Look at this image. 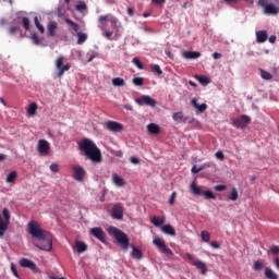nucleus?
I'll return each mask as SVG.
<instances>
[{"instance_id": "obj_3", "label": "nucleus", "mask_w": 279, "mask_h": 279, "mask_svg": "<svg viewBox=\"0 0 279 279\" xmlns=\"http://www.w3.org/2000/svg\"><path fill=\"white\" fill-rule=\"evenodd\" d=\"M278 1L279 0H258L257 5L263 8L264 14L276 16V14H279Z\"/></svg>"}, {"instance_id": "obj_35", "label": "nucleus", "mask_w": 279, "mask_h": 279, "mask_svg": "<svg viewBox=\"0 0 279 279\" xmlns=\"http://www.w3.org/2000/svg\"><path fill=\"white\" fill-rule=\"evenodd\" d=\"M259 72H260V77H262L263 80L269 81V80H272V78H274V75H271V73H269V72H267V71H265V70H263V69H260Z\"/></svg>"}, {"instance_id": "obj_43", "label": "nucleus", "mask_w": 279, "mask_h": 279, "mask_svg": "<svg viewBox=\"0 0 279 279\" xmlns=\"http://www.w3.org/2000/svg\"><path fill=\"white\" fill-rule=\"evenodd\" d=\"M202 195H204L205 199H216L215 194H213V192L208 190L203 192Z\"/></svg>"}, {"instance_id": "obj_50", "label": "nucleus", "mask_w": 279, "mask_h": 279, "mask_svg": "<svg viewBox=\"0 0 279 279\" xmlns=\"http://www.w3.org/2000/svg\"><path fill=\"white\" fill-rule=\"evenodd\" d=\"M133 84L135 86H143V77H134L133 78Z\"/></svg>"}, {"instance_id": "obj_61", "label": "nucleus", "mask_w": 279, "mask_h": 279, "mask_svg": "<svg viewBox=\"0 0 279 279\" xmlns=\"http://www.w3.org/2000/svg\"><path fill=\"white\" fill-rule=\"evenodd\" d=\"M129 16H134V9L133 8H128L126 10Z\"/></svg>"}, {"instance_id": "obj_39", "label": "nucleus", "mask_w": 279, "mask_h": 279, "mask_svg": "<svg viewBox=\"0 0 279 279\" xmlns=\"http://www.w3.org/2000/svg\"><path fill=\"white\" fill-rule=\"evenodd\" d=\"M34 23H35L37 29L40 32V34H45V26H43L40 24V22L38 21V16L34 17Z\"/></svg>"}, {"instance_id": "obj_55", "label": "nucleus", "mask_w": 279, "mask_h": 279, "mask_svg": "<svg viewBox=\"0 0 279 279\" xmlns=\"http://www.w3.org/2000/svg\"><path fill=\"white\" fill-rule=\"evenodd\" d=\"M11 271L15 278H19V271L16 270V265L11 264Z\"/></svg>"}, {"instance_id": "obj_10", "label": "nucleus", "mask_w": 279, "mask_h": 279, "mask_svg": "<svg viewBox=\"0 0 279 279\" xmlns=\"http://www.w3.org/2000/svg\"><path fill=\"white\" fill-rule=\"evenodd\" d=\"M252 123V118L250 116H241L240 118L233 120L234 128H245Z\"/></svg>"}, {"instance_id": "obj_1", "label": "nucleus", "mask_w": 279, "mask_h": 279, "mask_svg": "<svg viewBox=\"0 0 279 279\" xmlns=\"http://www.w3.org/2000/svg\"><path fill=\"white\" fill-rule=\"evenodd\" d=\"M27 232L33 239V244L38 250L45 252H51L53 247V241L51 240V233L40 227L37 221H29L27 225Z\"/></svg>"}, {"instance_id": "obj_27", "label": "nucleus", "mask_w": 279, "mask_h": 279, "mask_svg": "<svg viewBox=\"0 0 279 279\" xmlns=\"http://www.w3.org/2000/svg\"><path fill=\"white\" fill-rule=\"evenodd\" d=\"M190 190L192 191L193 195H204V191L202 187L197 186L195 182L191 183Z\"/></svg>"}, {"instance_id": "obj_26", "label": "nucleus", "mask_w": 279, "mask_h": 279, "mask_svg": "<svg viewBox=\"0 0 279 279\" xmlns=\"http://www.w3.org/2000/svg\"><path fill=\"white\" fill-rule=\"evenodd\" d=\"M56 29H58V23L49 22L48 23V36H51V38H53L56 36Z\"/></svg>"}, {"instance_id": "obj_8", "label": "nucleus", "mask_w": 279, "mask_h": 279, "mask_svg": "<svg viewBox=\"0 0 279 279\" xmlns=\"http://www.w3.org/2000/svg\"><path fill=\"white\" fill-rule=\"evenodd\" d=\"M73 171V179L76 182H84V178H86V170L82 166H71Z\"/></svg>"}, {"instance_id": "obj_64", "label": "nucleus", "mask_w": 279, "mask_h": 279, "mask_svg": "<svg viewBox=\"0 0 279 279\" xmlns=\"http://www.w3.org/2000/svg\"><path fill=\"white\" fill-rule=\"evenodd\" d=\"M276 36L275 35H271L270 37H269V43H271V45H274V43H276Z\"/></svg>"}, {"instance_id": "obj_22", "label": "nucleus", "mask_w": 279, "mask_h": 279, "mask_svg": "<svg viewBox=\"0 0 279 279\" xmlns=\"http://www.w3.org/2000/svg\"><path fill=\"white\" fill-rule=\"evenodd\" d=\"M146 130L149 134H160V126L156 123L147 124Z\"/></svg>"}, {"instance_id": "obj_42", "label": "nucleus", "mask_w": 279, "mask_h": 279, "mask_svg": "<svg viewBox=\"0 0 279 279\" xmlns=\"http://www.w3.org/2000/svg\"><path fill=\"white\" fill-rule=\"evenodd\" d=\"M263 267H265L263 262L257 260V262H254V264H253L254 271H260V269H263Z\"/></svg>"}, {"instance_id": "obj_57", "label": "nucleus", "mask_w": 279, "mask_h": 279, "mask_svg": "<svg viewBox=\"0 0 279 279\" xmlns=\"http://www.w3.org/2000/svg\"><path fill=\"white\" fill-rule=\"evenodd\" d=\"M214 189L215 191H218V192L226 191V185L219 184V185H216Z\"/></svg>"}, {"instance_id": "obj_24", "label": "nucleus", "mask_w": 279, "mask_h": 279, "mask_svg": "<svg viewBox=\"0 0 279 279\" xmlns=\"http://www.w3.org/2000/svg\"><path fill=\"white\" fill-rule=\"evenodd\" d=\"M267 36V31H258L256 32V41L259 44L266 43Z\"/></svg>"}, {"instance_id": "obj_18", "label": "nucleus", "mask_w": 279, "mask_h": 279, "mask_svg": "<svg viewBox=\"0 0 279 279\" xmlns=\"http://www.w3.org/2000/svg\"><path fill=\"white\" fill-rule=\"evenodd\" d=\"M182 58L185 60H197V58H202V53L197 51H183Z\"/></svg>"}, {"instance_id": "obj_28", "label": "nucleus", "mask_w": 279, "mask_h": 279, "mask_svg": "<svg viewBox=\"0 0 279 279\" xmlns=\"http://www.w3.org/2000/svg\"><path fill=\"white\" fill-rule=\"evenodd\" d=\"M265 278L267 279H278V274L271 268H266L264 272Z\"/></svg>"}, {"instance_id": "obj_59", "label": "nucleus", "mask_w": 279, "mask_h": 279, "mask_svg": "<svg viewBox=\"0 0 279 279\" xmlns=\"http://www.w3.org/2000/svg\"><path fill=\"white\" fill-rule=\"evenodd\" d=\"M165 53L168 56V58H170V60H173V53H171V50L167 49Z\"/></svg>"}, {"instance_id": "obj_51", "label": "nucleus", "mask_w": 279, "mask_h": 279, "mask_svg": "<svg viewBox=\"0 0 279 279\" xmlns=\"http://www.w3.org/2000/svg\"><path fill=\"white\" fill-rule=\"evenodd\" d=\"M133 64L137 66V69H143V63L138 58H133L132 60Z\"/></svg>"}, {"instance_id": "obj_36", "label": "nucleus", "mask_w": 279, "mask_h": 279, "mask_svg": "<svg viewBox=\"0 0 279 279\" xmlns=\"http://www.w3.org/2000/svg\"><path fill=\"white\" fill-rule=\"evenodd\" d=\"M111 82L113 86H125V81L121 77H114Z\"/></svg>"}, {"instance_id": "obj_46", "label": "nucleus", "mask_w": 279, "mask_h": 279, "mask_svg": "<svg viewBox=\"0 0 279 279\" xmlns=\"http://www.w3.org/2000/svg\"><path fill=\"white\" fill-rule=\"evenodd\" d=\"M50 171L52 173H58V171H60V165L58 163H51L50 167H49Z\"/></svg>"}, {"instance_id": "obj_6", "label": "nucleus", "mask_w": 279, "mask_h": 279, "mask_svg": "<svg viewBox=\"0 0 279 279\" xmlns=\"http://www.w3.org/2000/svg\"><path fill=\"white\" fill-rule=\"evenodd\" d=\"M62 64H64V57L59 56L54 61L56 69L59 71L57 73L58 77H62L64 73H66V71L71 69V64L69 63H66L65 65H62Z\"/></svg>"}, {"instance_id": "obj_53", "label": "nucleus", "mask_w": 279, "mask_h": 279, "mask_svg": "<svg viewBox=\"0 0 279 279\" xmlns=\"http://www.w3.org/2000/svg\"><path fill=\"white\" fill-rule=\"evenodd\" d=\"M153 71H155L157 75H162V69H160V65L158 64L153 65Z\"/></svg>"}, {"instance_id": "obj_29", "label": "nucleus", "mask_w": 279, "mask_h": 279, "mask_svg": "<svg viewBox=\"0 0 279 279\" xmlns=\"http://www.w3.org/2000/svg\"><path fill=\"white\" fill-rule=\"evenodd\" d=\"M207 167H214L213 162L204 163L203 166H201L198 168H197V166H193L192 173H199V171H204V169H206Z\"/></svg>"}, {"instance_id": "obj_63", "label": "nucleus", "mask_w": 279, "mask_h": 279, "mask_svg": "<svg viewBox=\"0 0 279 279\" xmlns=\"http://www.w3.org/2000/svg\"><path fill=\"white\" fill-rule=\"evenodd\" d=\"M211 247H214V250H219V243L217 242H211Z\"/></svg>"}, {"instance_id": "obj_52", "label": "nucleus", "mask_w": 279, "mask_h": 279, "mask_svg": "<svg viewBox=\"0 0 279 279\" xmlns=\"http://www.w3.org/2000/svg\"><path fill=\"white\" fill-rule=\"evenodd\" d=\"M178 193L177 192H172L170 198H169V204L170 206H173L175 204V197H177Z\"/></svg>"}, {"instance_id": "obj_47", "label": "nucleus", "mask_w": 279, "mask_h": 279, "mask_svg": "<svg viewBox=\"0 0 279 279\" xmlns=\"http://www.w3.org/2000/svg\"><path fill=\"white\" fill-rule=\"evenodd\" d=\"M22 25L24 29H29V19L28 17H22Z\"/></svg>"}, {"instance_id": "obj_5", "label": "nucleus", "mask_w": 279, "mask_h": 279, "mask_svg": "<svg viewBox=\"0 0 279 279\" xmlns=\"http://www.w3.org/2000/svg\"><path fill=\"white\" fill-rule=\"evenodd\" d=\"M106 21H109L111 23V26L113 27V29H121V22L114 15L107 14V15H100L98 17V23L100 24H106Z\"/></svg>"}, {"instance_id": "obj_34", "label": "nucleus", "mask_w": 279, "mask_h": 279, "mask_svg": "<svg viewBox=\"0 0 279 279\" xmlns=\"http://www.w3.org/2000/svg\"><path fill=\"white\" fill-rule=\"evenodd\" d=\"M172 119H173V121H175L177 123H180V122H182L183 119H184V113H182V111L175 112V113H173Z\"/></svg>"}, {"instance_id": "obj_31", "label": "nucleus", "mask_w": 279, "mask_h": 279, "mask_svg": "<svg viewBox=\"0 0 279 279\" xmlns=\"http://www.w3.org/2000/svg\"><path fill=\"white\" fill-rule=\"evenodd\" d=\"M38 110V105L36 102H33L29 105V107L27 108V113L31 117H34L36 114V111Z\"/></svg>"}, {"instance_id": "obj_11", "label": "nucleus", "mask_w": 279, "mask_h": 279, "mask_svg": "<svg viewBox=\"0 0 279 279\" xmlns=\"http://www.w3.org/2000/svg\"><path fill=\"white\" fill-rule=\"evenodd\" d=\"M90 235L95 236V239H98L101 243H106V233L104 232V229L96 227L90 229Z\"/></svg>"}, {"instance_id": "obj_7", "label": "nucleus", "mask_w": 279, "mask_h": 279, "mask_svg": "<svg viewBox=\"0 0 279 279\" xmlns=\"http://www.w3.org/2000/svg\"><path fill=\"white\" fill-rule=\"evenodd\" d=\"M153 243L162 254H168L169 256H173V251L171 248L167 247V242H165L163 239L156 236L153 240Z\"/></svg>"}, {"instance_id": "obj_21", "label": "nucleus", "mask_w": 279, "mask_h": 279, "mask_svg": "<svg viewBox=\"0 0 279 279\" xmlns=\"http://www.w3.org/2000/svg\"><path fill=\"white\" fill-rule=\"evenodd\" d=\"M8 226H10V222L3 219V216L0 215V236H3L5 232L8 231Z\"/></svg>"}, {"instance_id": "obj_54", "label": "nucleus", "mask_w": 279, "mask_h": 279, "mask_svg": "<svg viewBox=\"0 0 279 279\" xmlns=\"http://www.w3.org/2000/svg\"><path fill=\"white\" fill-rule=\"evenodd\" d=\"M130 162H132V165H141V158L130 157Z\"/></svg>"}, {"instance_id": "obj_4", "label": "nucleus", "mask_w": 279, "mask_h": 279, "mask_svg": "<svg viewBox=\"0 0 279 279\" xmlns=\"http://www.w3.org/2000/svg\"><path fill=\"white\" fill-rule=\"evenodd\" d=\"M111 230L113 232L114 239L121 245L122 250H128V247H130V239H128V235H125V233L117 228H111Z\"/></svg>"}, {"instance_id": "obj_32", "label": "nucleus", "mask_w": 279, "mask_h": 279, "mask_svg": "<svg viewBox=\"0 0 279 279\" xmlns=\"http://www.w3.org/2000/svg\"><path fill=\"white\" fill-rule=\"evenodd\" d=\"M77 45H84L88 39V35L86 33H77Z\"/></svg>"}, {"instance_id": "obj_23", "label": "nucleus", "mask_w": 279, "mask_h": 279, "mask_svg": "<svg viewBox=\"0 0 279 279\" xmlns=\"http://www.w3.org/2000/svg\"><path fill=\"white\" fill-rule=\"evenodd\" d=\"M131 247L133 250L131 253L132 258H134L135 260H141V258H143V252L134 245H131Z\"/></svg>"}, {"instance_id": "obj_19", "label": "nucleus", "mask_w": 279, "mask_h": 279, "mask_svg": "<svg viewBox=\"0 0 279 279\" xmlns=\"http://www.w3.org/2000/svg\"><path fill=\"white\" fill-rule=\"evenodd\" d=\"M99 29L102 32V36L107 38L108 40H113L112 36H114V32L107 31L106 24L98 23Z\"/></svg>"}, {"instance_id": "obj_37", "label": "nucleus", "mask_w": 279, "mask_h": 279, "mask_svg": "<svg viewBox=\"0 0 279 279\" xmlns=\"http://www.w3.org/2000/svg\"><path fill=\"white\" fill-rule=\"evenodd\" d=\"M16 180V171H12L7 175L8 184H12Z\"/></svg>"}, {"instance_id": "obj_49", "label": "nucleus", "mask_w": 279, "mask_h": 279, "mask_svg": "<svg viewBox=\"0 0 279 279\" xmlns=\"http://www.w3.org/2000/svg\"><path fill=\"white\" fill-rule=\"evenodd\" d=\"M76 10H77V12H82V11L86 10V3L85 2H78L76 4Z\"/></svg>"}, {"instance_id": "obj_25", "label": "nucleus", "mask_w": 279, "mask_h": 279, "mask_svg": "<svg viewBox=\"0 0 279 279\" xmlns=\"http://www.w3.org/2000/svg\"><path fill=\"white\" fill-rule=\"evenodd\" d=\"M161 232H163V234H168L169 236H175V229H173L171 225L161 227Z\"/></svg>"}, {"instance_id": "obj_9", "label": "nucleus", "mask_w": 279, "mask_h": 279, "mask_svg": "<svg viewBox=\"0 0 279 279\" xmlns=\"http://www.w3.org/2000/svg\"><path fill=\"white\" fill-rule=\"evenodd\" d=\"M37 151L40 156H49V151H51V146L47 140H39L37 143Z\"/></svg>"}, {"instance_id": "obj_16", "label": "nucleus", "mask_w": 279, "mask_h": 279, "mask_svg": "<svg viewBox=\"0 0 279 279\" xmlns=\"http://www.w3.org/2000/svg\"><path fill=\"white\" fill-rule=\"evenodd\" d=\"M106 128L107 130H109V132H121L123 130V124L114 121H109L106 123Z\"/></svg>"}, {"instance_id": "obj_44", "label": "nucleus", "mask_w": 279, "mask_h": 279, "mask_svg": "<svg viewBox=\"0 0 279 279\" xmlns=\"http://www.w3.org/2000/svg\"><path fill=\"white\" fill-rule=\"evenodd\" d=\"M201 236L205 243H208V241H210V233H208L207 231H202Z\"/></svg>"}, {"instance_id": "obj_60", "label": "nucleus", "mask_w": 279, "mask_h": 279, "mask_svg": "<svg viewBox=\"0 0 279 279\" xmlns=\"http://www.w3.org/2000/svg\"><path fill=\"white\" fill-rule=\"evenodd\" d=\"M213 58H214V60H219V58H221V53H219V52H214V53H213Z\"/></svg>"}, {"instance_id": "obj_41", "label": "nucleus", "mask_w": 279, "mask_h": 279, "mask_svg": "<svg viewBox=\"0 0 279 279\" xmlns=\"http://www.w3.org/2000/svg\"><path fill=\"white\" fill-rule=\"evenodd\" d=\"M65 23H68V25H71L74 32H80V25L77 23L72 22L70 19H65Z\"/></svg>"}, {"instance_id": "obj_13", "label": "nucleus", "mask_w": 279, "mask_h": 279, "mask_svg": "<svg viewBox=\"0 0 279 279\" xmlns=\"http://www.w3.org/2000/svg\"><path fill=\"white\" fill-rule=\"evenodd\" d=\"M111 217H113V219H123V205L121 203L112 207Z\"/></svg>"}, {"instance_id": "obj_58", "label": "nucleus", "mask_w": 279, "mask_h": 279, "mask_svg": "<svg viewBox=\"0 0 279 279\" xmlns=\"http://www.w3.org/2000/svg\"><path fill=\"white\" fill-rule=\"evenodd\" d=\"M270 252H271L272 254H279V246H271V247H270Z\"/></svg>"}, {"instance_id": "obj_17", "label": "nucleus", "mask_w": 279, "mask_h": 279, "mask_svg": "<svg viewBox=\"0 0 279 279\" xmlns=\"http://www.w3.org/2000/svg\"><path fill=\"white\" fill-rule=\"evenodd\" d=\"M192 265L196 267V269H199L202 276H206V274H208V267L206 266V263L196 259L192 263Z\"/></svg>"}, {"instance_id": "obj_12", "label": "nucleus", "mask_w": 279, "mask_h": 279, "mask_svg": "<svg viewBox=\"0 0 279 279\" xmlns=\"http://www.w3.org/2000/svg\"><path fill=\"white\" fill-rule=\"evenodd\" d=\"M136 104H140V106H149L150 108H156V101L154 100V98H151V96H147V95H144L142 97H140L137 100H136Z\"/></svg>"}, {"instance_id": "obj_14", "label": "nucleus", "mask_w": 279, "mask_h": 279, "mask_svg": "<svg viewBox=\"0 0 279 279\" xmlns=\"http://www.w3.org/2000/svg\"><path fill=\"white\" fill-rule=\"evenodd\" d=\"M20 267H26L27 269H31L32 271H38V267H36V263H34L27 258L20 259Z\"/></svg>"}, {"instance_id": "obj_33", "label": "nucleus", "mask_w": 279, "mask_h": 279, "mask_svg": "<svg viewBox=\"0 0 279 279\" xmlns=\"http://www.w3.org/2000/svg\"><path fill=\"white\" fill-rule=\"evenodd\" d=\"M151 221H153L154 226H156L157 228H160V226H162V223H165V218L154 216Z\"/></svg>"}, {"instance_id": "obj_40", "label": "nucleus", "mask_w": 279, "mask_h": 279, "mask_svg": "<svg viewBox=\"0 0 279 279\" xmlns=\"http://www.w3.org/2000/svg\"><path fill=\"white\" fill-rule=\"evenodd\" d=\"M196 78L198 80L199 84H203V86H208V84H210V80H208L206 76H196Z\"/></svg>"}, {"instance_id": "obj_15", "label": "nucleus", "mask_w": 279, "mask_h": 279, "mask_svg": "<svg viewBox=\"0 0 279 279\" xmlns=\"http://www.w3.org/2000/svg\"><path fill=\"white\" fill-rule=\"evenodd\" d=\"M111 182L114 184V186H118V189H123V186H125V179L117 173H112Z\"/></svg>"}, {"instance_id": "obj_2", "label": "nucleus", "mask_w": 279, "mask_h": 279, "mask_svg": "<svg viewBox=\"0 0 279 279\" xmlns=\"http://www.w3.org/2000/svg\"><path fill=\"white\" fill-rule=\"evenodd\" d=\"M80 148L92 162H101V150L93 141L85 138L81 142Z\"/></svg>"}, {"instance_id": "obj_56", "label": "nucleus", "mask_w": 279, "mask_h": 279, "mask_svg": "<svg viewBox=\"0 0 279 279\" xmlns=\"http://www.w3.org/2000/svg\"><path fill=\"white\" fill-rule=\"evenodd\" d=\"M216 158L218 160H223V158H226V157L223 156V153L221 150H219V151L216 153Z\"/></svg>"}, {"instance_id": "obj_62", "label": "nucleus", "mask_w": 279, "mask_h": 279, "mask_svg": "<svg viewBox=\"0 0 279 279\" xmlns=\"http://www.w3.org/2000/svg\"><path fill=\"white\" fill-rule=\"evenodd\" d=\"M16 27L15 26H13V27H11L10 29H9V34H11V36L12 35H14V34H16Z\"/></svg>"}, {"instance_id": "obj_38", "label": "nucleus", "mask_w": 279, "mask_h": 279, "mask_svg": "<svg viewBox=\"0 0 279 279\" xmlns=\"http://www.w3.org/2000/svg\"><path fill=\"white\" fill-rule=\"evenodd\" d=\"M229 199H231V202H236V199H239V192L234 187L231 190Z\"/></svg>"}, {"instance_id": "obj_48", "label": "nucleus", "mask_w": 279, "mask_h": 279, "mask_svg": "<svg viewBox=\"0 0 279 279\" xmlns=\"http://www.w3.org/2000/svg\"><path fill=\"white\" fill-rule=\"evenodd\" d=\"M2 215L4 217V220H7L10 223V210H8V208H3Z\"/></svg>"}, {"instance_id": "obj_20", "label": "nucleus", "mask_w": 279, "mask_h": 279, "mask_svg": "<svg viewBox=\"0 0 279 279\" xmlns=\"http://www.w3.org/2000/svg\"><path fill=\"white\" fill-rule=\"evenodd\" d=\"M192 106L194 108H196V110H198V112H206V110L208 109V105L206 104H197V98H193L191 101Z\"/></svg>"}, {"instance_id": "obj_30", "label": "nucleus", "mask_w": 279, "mask_h": 279, "mask_svg": "<svg viewBox=\"0 0 279 279\" xmlns=\"http://www.w3.org/2000/svg\"><path fill=\"white\" fill-rule=\"evenodd\" d=\"M76 250H77L78 254H82V253L86 252V250H88V246L84 242L76 241Z\"/></svg>"}, {"instance_id": "obj_45", "label": "nucleus", "mask_w": 279, "mask_h": 279, "mask_svg": "<svg viewBox=\"0 0 279 279\" xmlns=\"http://www.w3.org/2000/svg\"><path fill=\"white\" fill-rule=\"evenodd\" d=\"M31 38H32L34 45H40L43 43V40L40 38H38V35L36 33H34Z\"/></svg>"}]
</instances>
